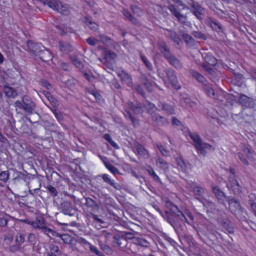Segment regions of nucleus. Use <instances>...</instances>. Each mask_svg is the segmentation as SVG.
<instances>
[{
    "label": "nucleus",
    "instance_id": "1",
    "mask_svg": "<svg viewBox=\"0 0 256 256\" xmlns=\"http://www.w3.org/2000/svg\"><path fill=\"white\" fill-rule=\"evenodd\" d=\"M162 216L173 227L178 234L184 232V223L189 224L186 216L181 211L174 214L166 210L162 214Z\"/></svg>",
    "mask_w": 256,
    "mask_h": 256
},
{
    "label": "nucleus",
    "instance_id": "2",
    "mask_svg": "<svg viewBox=\"0 0 256 256\" xmlns=\"http://www.w3.org/2000/svg\"><path fill=\"white\" fill-rule=\"evenodd\" d=\"M158 49L170 65L177 70H181L183 68L182 64L170 52L165 42H158Z\"/></svg>",
    "mask_w": 256,
    "mask_h": 256
},
{
    "label": "nucleus",
    "instance_id": "3",
    "mask_svg": "<svg viewBox=\"0 0 256 256\" xmlns=\"http://www.w3.org/2000/svg\"><path fill=\"white\" fill-rule=\"evenodd\" d=\"M16 110L18 109L22 110L25 114L30 115L32 114L36 110V103L31 98L28 96H24L22 100H17L14 102Z\"/></svg>",
    "mask_w": 256,
    "mask_h": 256
},
{
    "label": "nucleus",
    "instance_id": "4",
    "mask_svg": "<svg viewBox=\"0 0 256 256\" xmlns=\"http://www.w3.org/2000/svg\"><path fill=\"white\" fill-rule=\"evenodd\" d=\"M190 138L194 142V146L197 150L198 154L204 156L206 153V150L209 149L214 150V148L210 144L204 142L199 135L197 134L193 133L190 135Z\"/></svg>",
    "mask_w": 256,
    "mask_h": 256
},
{
    "label": "nucleus",
    "instance_id": "5",
    "mask_svg": "<svg viewBox=\"0 0 256 256\" xmlns=\"http://www.w3.org/2000/svg\"><path fill=\"white\" fill-rule=\"evenodd\" d=\"M188 5L191 8L190 12L200 20H203L202 16L204 14L205 9L194 0H186Z\"/></svg>",
    "mask_w": 256,
    "mask_h": 256
},
{
    "label": "nucleus",
    "instance_id": "6",
    "mask_svg": "<svg viewBox=\"0 0 256 256\" xmlns=\"http://www.w3.org/2000/svg\"><path fill=\"white\" fill-rule=\"evenodd\" d=\"M116 56V54L114 52L106 50L104 51V58L102 59L99 58V60L108 68L112 69V64L114 63V60Z\"/></svg>",
    "mask_w": 256,
    "mask_h": 256
},
{
    "label": "nucleus",
    "instance_id": "7",
    "mask_svg": "<svg viewBox=\"0 0 256 256\" xmlns=\"http://www.w3.org/2000/svg\"><path fill=\"white\" fill-rule=\"evenodd\" d=\"M168 9L180 23L184 24H186L188 18L187 16L181 14L176 6L170 4L168 6Z\"/></svg>",
    "mask_w": 256,
    "mask_h": 256
},
{
    "label": "nucleus",
    "instance_id": "8",
    "mask_svg": "<svg viewBox=\"0 0 256 256\" xmlns=\"http://www.w3.org/2000/svg\"><path fill=\"white\" fill-rule=\"evenodd\" d=\"M166 74L169 82L172 86L176 90H179L180 88V86L178 81V78L174 70L168 68L164 70Z\"/></svg>",
    "mask_w": 256,
    "mask_h": 256
},
{
    "label": "nucleus",
    "instance_id": "9",
    "mask_svg": "<svg viewBox=\"0 0 256 256\" xmlns=\"http://www.w3.org/2000/svg\"><path fill=\"white\" fill-rule=\"evenodd\" d=\"M212 190L218 202L225 206L224 200L226 196L224 192L216 186H212Z\"/></svg>",
    "mask_w": 256,
    "mask_h": 256
},
{
    "label": "nucleus",
    "instance_id": "10",
    "mask_svg": "<svg viewBox=\"0 0 256 256\" xmlns=\"http://www.w3.org/2000/svg\"><path fill=\"white\" fill-rule=\"evenodd\" d=\"M60 208L62 212L64 214L70 216H74L76 212L72 206L70 202L64 201L60 204Z\"/></svg>",
    "mask_w": 256,
    "mask_h": 256
},
{
    "label": "nucleus",
    "instance_id": "11",
    "mask_svg": "<svg viewBox=\"0 0 256 256\" xmlns=\"http://www.w3.org/2000/svg\"><path fill=\"white\" fill-rule=\"evenodd\" d=\"M248 209L256 216V194H250L248 196L246 204Z\"/></svg>",
    "mask_w": 256,
    "mask_h": 256
},
{
    "label": "nucleus",
    "instance_id": "12",
    "mask_svg": "<svg viewBox=\"0 0 256 256\" xmlns=\"http://www.w3.org/2000/svg\"><path fill=\"white\" fill-rule=\"evenodd\" d=\"M228 181L230 189L234 194H239L241 193L242 187L234 176H229Z\"/></svg>",
    "mask_w": 256,
    "mask_h": 256
},
{
    "label": "nucleus",
    "instance_id": "13",
    "mask_svg": "<svg viewBox=\"0 0 256 256\" xmlns=\"http://www.w3.org/2000/svg\"><path fill=\"white\" fill-rule=\"evenodd\" d=\"M158 106L167 115L170 116L175 114L174 108L172 105L164 102H160Z\"/></svg>",
    "mask_w": 256,
    "mask_h": 256
},
{
    "label": "nucleus",
    "instance_id": "14",
    "mask_svg": "<svg viewBox=\"0 0 256 256\" xmlns=\"http://www.w3.org/2000/svg\"><path fill=\"white\" fill-rule=\"evenodd\" d=\"M206 24L210 26L214 30L222 32V30L220 24L214 21L210 16L207 17Z\"/></svg>",
    "mask_w": 256,
    "mask_h": 256
},
{
    "label": "nucleus",
    "instance_id": "15",
    "mask_svg": "<svg viewBox=\"0 0 256 256\" xmlns=\"http://www.w3.org/2000/svg\"><path fill=\"white\" fill-rule=\"evenodd\" d=\"M134 146L137 152V154L138 155L143 156L144 158H148L149 154L148 151L141 144H140L138 142H135L134 143Z\"/></svg>",
    "mask_w": 256,
    "mask_h": 256
},
{
    "label": "nucleus",
    "instance_id": "16",
    "mask_svg": "<svg viewBox=\"0 0 256 256\" xmlns=\"http://www.w3.org/2000/svg\"><path fill=\"white\" fill-rule=\"evenodd\" d=\"M190 185V190L194 192L195 196L202 197L204 194V190L202 188L196 185L195 184L192 182V184H188Z\"/></svg>",
    "mask_w": 256,
    "mask_h": 256
},
{
    "label": "nucleus",
    "instance_id": "17",
    "mask_svg": "<svg viewBox=\"0 0 256 256\" xmlns=\"http://www.w3.org/2000/svg\"><path fill=\"white\" fill-rule=\"evenodd\" d=\"M241 150L242 153L246 155L248 158L252 162L255 160V153L254 152L249 148H248L245 144H242L241 146Z\"/></svg>",
    "mask_w": 256,
    "mask_h": 256
},
{
    "label": "nucleus",
    "instance_id": "18",
    "mask_svg": "<svg viewBox=\"0 0 256 256\" xmlns=\"http://www.w3.org/2000/svg\"><path fill=\"white\" fill-rule=\"evenodd\" d=\"M40 2L44 5H47L54 10H58V6H60V2L58 0H40Z\"/></svg>",
    "mask_w": 256,
    "mask_h": 256
},
{
    "label": "nucleus",
    "instance_id": "19",
    "mask_svg": "<svg viewBox=\"0 0 256 256\" xmlns=\"http://www.w3.org/2000/svg\"><path fill=\"white\" fill-rule=\"evenodd\" d=\"M152 119L153 121L156 122L159 126H164L168 124L169 123L166 118L156 114L152 116Z\"/></svg>",
    "mask_w": 256,
    "mask_h": 256
},
{
    "label": "nucleus",
    "instance_id": "20",
    "mask_svg": "<svg viewBox=\"0 0 256 256\" xmlns=\"http://www.w3.org/2000/svg\"><path fill=\"white\" fill-rule=\"evenodd\" d=\"M220 224L230 234H233L234 232V229L232 223L228 218L222 219L220 222Z\"/></svg>",
    "mask_w": 256,
    "mask_h": 256
},
{
    "label": "nucleus",
    "instance_id": "21",
    "mask_svg": "<svg viewBox=\"0 0 256 256\" xmlns=\"http://www.w3.org/2000/svg\"><path fill=\"white\" fill-rule=\"evenodd\" d=\"M42 48L43 50L38 55L40 58L44 62H48L52 60V56L50 52L47 50H45L44 47H42Z\"/></svg>",
    "mask_w": 256,
    "mask_h": 256
},
{
    "label": "nucleus",
    "instance_id": "22",
    "mask_svg": "<svg viewBox=\"0 0 256 256\" xmlns=\"http://www.w3.org/2000/svg\"><path fill=\"white\" fill-rule=\"evenodd\" d=\"M4 94L8 98H15L18 96L16 90L10 86H4L3 88Z\"/></svg>",
    "mask_w": 256,
    "mask_h": 256
},
{
    "label": "nucleus",
    "instance_id": "23",
    "mask_svg": "<svg viewBox=\"0 0 256 256\" xmlns=\"http://www.w3.org/2000/svg\"><path fill=\"white\" fill-rule=\"evenodd\" d=\"M202 88L208 96L213 98H215L216 94L212 88V84H210L206 82L202 84Z\"/></svg>",
    "mask_w": 256,
    "mask_h": 256
},
{
    "label": "nucleus",
    "instance_id": "24",
    "mask_svg": "<svg viewBox=\"0 0 256 256\" xmlns=\"http://www.w3.org/2000/svg\"><path fill=\"white\" fill-rule=\"evenodd\" d=\"M122 80L128 86H130L132 84V78L131 76L124 70H122L118 74Z\"/></svg>",
    "mask_w": 256,
    "mask_h": 256
},
{
    "label": "nucleus",
    "instance_id": "25",
    "mask_svg": "<svg viewBox=\"0 0 256 256\" xmlns=\"http://www.w3.org/2000/svg\"><path fill=\"white\" fill-rule=\"evenodd\" d=\"M240 102L246 107H251L253 106L254 102L252 99L245 95H241L239 98Z\"/></svg>",
    "mask_w": 256,
    "mask_h": 256
},
{
    "label": "nucleus",
    "instance_id": "26",
    "mask_svg": "<svg viewBox=\"0 0 256 256\" xmlns=\"http://www.w3.org/2000/svg\"><path fill=\"white\" fill-rule=\"evenodd\" d=\"M156 166L164 172L168 171L169 166L167 162L160 158H158L156 160Z\"/></svg>",
    "mask_w": 256,
    "mask_h": 256
},
{
    "label": "nucleus",
    "instance_id": "27",
    "mask_svg": "<svg viewBox=\"0 0 256 256\" xmlns=\"http://www.w3.org/2000/svg\"><path fill=\"white\" fill-rule=\"evenodd\" d=\"M58 44L60 50L64 53L66 54L72 50V46L67 42L60 41Z\"/></svg>",
    "mask_w": 256,
    "mask_h": 256
},
{
    "label": "nucleus",
    "instance_id": "28",
    "mask_svg": "<svg viewBox=\"0 0 256 256\" xmlns=\"http://www.w3.org/2000/svg\"><path fill=\"white\" fill-rule=\"evenodd\" d=\"M164 201L166 206L171 211L170 213L176 214V212H180L178 206L168 198L164 200Z\"/></svg>",
    "mask_w": 256,
    "mask_h": 256
},
{
    "label": "nucleus",
    "instance_id": "29",
    "mask_svg": "<svg viewBox=\"0 0 256 256\" xmlns=\"http://www.w3.org/2000/svg\"><path fill=\"white\" fill-rule=\"evenodd\" d=\"M190 74L193 78L202 84L207 82L206 78L203 76L195 70H190Z\"/></svg>",
    "mask_w": 256,
    "mask_h": 256
},
{
    "label": "nucleus",
    "instance_id": "30",
    "mask_svg": "<svg viewBox=\"0 0 256 256\" xmlns=\"http://www.w3.org/2000/svg\"><path fill=\"white\" fill-rule=\"evenodd\" d=\"M30 51L36 56H38L43 49L42 46L36 43H32L29 46Z\"/></svg>",
    "mask_w": 256,
    "mask_h": 256
},
{
    "label": "nucleus",
    "instance_id": "31",
    "mask_svg": "<svg viewBox=\"0 0 256 256\" xmlns=\"http://www.w3.org/2000/svg\"><path fill=\"white\" fill-rule=\"evenodd\" d=\"M204 59L206 62L212 66L216 65L218 63L217 60L214 56H212V54L208 52L204 54Z\"/></svg>",
    "mask_w": 256,
    "mask_h": 256
},
{
    "label": "nucleus",
    "instance_id": "32",
    "mask_svg": "<svg viewBox=\"0 0 256 256\" xmlns=\"http://www.w3.org/2000/svg\"><path fill=\"white\" fill-rule=\"evenodd\" d=\"M122 14L126 18L131 22L133 24L138 25L139 22L138 20L134 18L127 10L124 9Z\"/></svg>",
    "mask_w": 256,
    "mask_h": 256
},
{
    "label": "nucleus",
    "instance_id": "33",
    "mask_svg": "<svg viewBox=\"0 0 256 256\" xmlns=\"http://www.w3.org/2000/svg\"><path fill=\"white\" fill-rule=\"evenodd\" d=\"M102 178L104 182L108 184L111 186H113L116 190H120V186L118 184H116L114 182V180H112L109 178L108 174H104L102 175Z\"/></svg>",
    "mask_w": 256,
    "mask_h": 256
},
{
    "label": "nucleus",
    "instance_id": "34",
    "mask_svg": "<svg viewBox=\"0 0 256 256\" xmlns=\"http://www.w3.org/2000/svg\"><path fill=\"white\" fill-rule=\"evenodd\" d=\"M82 22L92 30L95 31L98 28V25L87 17H84L82 20Z\"/></svg>",
    "mask_w": 256,
    "mask_h": 256
},
{
    "label": "nucleus",
    "instance_id": "35",
    "mask_svg": "<svg viewBox=\"0 0 256 256\" xmlns=\"http://www.w3.org/2000/svg\"><path fill=\"white\" fill-rule=\"evenodd\" d=\"M133 244L143 247H148L149 244L148 242L145 239L140 237L134 238Z\"/></svg>",
    "mask_w": 256,
    "mask_h": 256
},
{
    "label": "nucleus",
    "instance_id": "36",
    "mask_svg": "<svg viewBox=\"0 0 256 256\" xmlns=\"http://www.w3.org/2000/svg\"><path fill=\"white\" fill-rule=\"evenodd\" d=\"M128 105L132 110L136 114H139L142 113V110L141 107L138 104L133 102H128Z\"/></svg>",
    "mask_w": 256,
    "mask_h": 256
},
{
    "label": "nucleus",
    "instance_id": "37",
    "mask_svg": "<svg viewBox=\"0 0 256 256\" xmlns=\"http://www.w3.org/2000/svg\"><path fill=\"white\" fill-rule=\"evenodd\" d=\"M146 171L155 181L160 184H162L159 176L156 174L152 168L150 166H148V168H146Z\"/></svg>",
    "mask_w": 256,
    "mask_h": 256
},
{
    "label": "nucleus",
    "instance_id": "38",
    "mask_svg": "<svg viewBox=\"0 0 256 256\" xmlns=\"http://www.w3.org/2000/svg\"><path fill=\"white\" fill-rule=\"evenodd\" d=\"M86 204L87 206L92 208L94 210H98L99 208L96 202L90 198H86Z\"/></svg>",
    "mask_w": 256,
    "mask_h": 256
},
{
    "label": "nucleus",
    "instance_id": "39",
    "mask_svg": "<svg viewBox=\"0 0 256 256\" xmlns=\"http://www.w3.org/2000/svg\"><path fill=\"white\" fill-rule=\"evenodd\" d=\"M182 36L187 44L192 46L194 44V40L188 34L182 33Z\"/></svg>",
    "mask_w": 256,
    "mask_h": 256
},
{
    "label": "nucleus",
    "instance_id": "40",
    "mask_svg": "<svg viewBox=\"0 0 256 256\" xmlns=\"http://www.w3.org/2000/svg\"><path fill=\"white\" fill-rule=\"evenodd\" d=\"M47 106L51 110V111L54 114L55 117L58 120V122L62 120L64 118L62 114L57 109V108H51L48 106Z\"/></svg>",
    "mask_w": 256,
    "mask_h": 256
},
{
    "label": "nucleus",
    "instance_id": "41",
    "mask_svg": "<svg viewBox=\"0 0 256 256\" xmlns=\"http://www.w3.org/2000/svg\"><path fill=\"white\" fill-rule=\"evenodd\" d=\"M229 209L232 213H234L236 211H241L242 208L239 202L237 200L230 206H229Z\"/></svg>",
    "mask_w": 256,
    "mask_h": 256
},
{
    "label": "nucleus",
    "instance_id": "42",
    "mask_svg": "<svg viewBox=\"0 0 256 256\" xmlns=\"http://www.w3.org/2000/svg\"><path fill=\"white\" fill-rule=\"evenodd\" d=\"M99 37L100 38V41L104 44L107 46H110L112 44V40L109 37L103 34H100Z\"/></svg>",
    "mask_w": 256,
    "mask_h": 256
},
{
    "label": "nucleus",
    "instance_id": "43",
    "mask_svg": "<svg viewBox=\"0 0 256 256\" xmlns=\"http://www.w3.org/2000/svg\"><path fill=\"white\" fill-rule=\"evenodd\" d=\"M106 167L114 174H120L118 170L113 166L110 162H105Z\"/></svg>",
    "mask_w": 256,
    "mask_h": 256
},
{
    "label": "nucleus",
    "instance_id": "44",
    "mask_svg": "<svg viewBox=\"0 0 256 256\" xmlns=\"http://www.w3.org/2000/svg\"><path fill=\"white\" fill-rule=\"evenodd\" d=\"M140 56L142 60L144 63L146 68L149 70H153L152 66L149 60H148L146 57L141 52L140 53Z\"/></svg>",
    "mask_w": 256,
    "mask_h": 256
},
{
    "label": "nucleus",
    "instance_id": "45",
    "mask_svg": "<svg viewBox=\"0 0 256 256\" xmlns=\"http://www.w3.org/2000/svg\"><path fill=\"white\" fill-rule=\"evenodd\" d=\"M168 31L170 32V34H169L170 37L173 40V42L175 43H176L178 44H179L180 42H181L180 36L174 31H172V30H168Z\"/></svg>",
    "mask_w": 256,
    "mask_h": 256
},
{
    "label": "nucleus",
    "instance_id": "46",
    "mask_svg": "<svg viewBox=\"0 0 256 256\" xmlns=\"http://www.w3.org/2000/svg\"><path fill=\"white\" fill-rule=\"evenodd\" d=\"M70 60L72 63L78 68L82 69L84 67L82 63L77 58L76 56H70Z\"/></svg>",
    "mask_w": 256,
    "mask_h": 256
},
{
    "label": "nucleus",
    "instance_id": "47",
    "mask_svg": "<svg viewBox=\"0 0 256 256\" xmlns=\"http://www.w3.org/2000/svg\"><path fill=\"white\" fill-rule=\"evenodd\" d=\"M192 34L196 38L202 40H206L207 39L206 35L200 31H193Z\"/></svg>",
    "mask_w": 256,
    "mask_h": 256
},
{
    "label": "nucleus",
    "instance_id": "48",
    "mask_svg": "<svg viewBox=\"0 0 256 256\" xmlns=\"http://www.w3.org/2000/svg\"><path fill=\"white\" fill-rule=\"evenodd\" d=\"M10 174L8 171H3L0 173V180L6 182L9 179Z\"/></svg>",
    "mask_w": 256,
    "mask_h": 256
},
{
    "label": "nucleus",
    "instance_id": "49",
    "mask_svg": "<svg viewBox=\"0 0 256 256\" xmlns=\"http://www.w3.org/2000/svg\"><path fill=\"white\" fill-rule=\"evenodd\" d=\"M25 241V236L22 233H18L16 236V242L21 246Z\"/></svg>",
    "mask_w": 256,
    "mask_h": 256
},
{
    "label": "nucleus",
    "instance_id": "50",
    "mask_svg": "<svg viewBox=\"0 0 256 256\" xmlns=\"http://www.w3.org/2000/svg\"><path fill=\"white\" fill-rule=\"evenodd\" d=\"M142 84L144 86L146 90L148 92L152 91V86L151 82L146 78H144L142 80Z\"/></svg>",
    "mask_w": 256,
    "mask_h": 256
},
{
    "label": "nucleus",
    "instance_id": "51",
    "mask_svg": "<svg viewBox=\"0 0 256 256\" xmlns=\"http://www.w3.org/2000/svg\"><path fill=\"white\" fill-rule=\"evenodd\" d=\"M56 11L66 16L70 14V10L66 7L63 6L60 2V6H58V10H56Z\"/></svg>",
    "mask_w": 256,
    "mask_h": 256
},
{
    "label": "nucleus",
    "instance_id": "52",
    "mask_svg": "<svg viewBox=\"0 0 256 256\" xmlns=\"http://www.w3.org/2000/svg\"><path fill=\"white\" fill-rule=\"evenodd\" d=\"M48 100L52 106V107H50L51 108H57L59 105L58 101L52 96Z\"/></svg>",
    "mask_w": 256,
    "mask_h": 256
},
{
    "label": "nucleus",
    "instance_id": "53",
    "mask_svg": "<svg viewBox=\"0 0 256 256\" xmlns=\"http://www.w3.org/2000/svg\"><path fill=\"white\" fill-rule=\"evenodd\" d=\"M46 188L52 196L54 197L57 196L58 192L55 188L51 185H48Z\"/></svg>",
    "mask_w": 256,
    "mask_h": 256
},
{
    "label": "nucleus",
    "instance_id": "54",
    "mask_svg": "<svg viewBox=\"0 0 256 256\" xmlns=\"http://www.w3.org/2000/svg\"><path fill=\"white\" fill-rule=\"evenodd\" d=\"M20 245L16 242L15 244L10 246L8 247V250L12 252H16L20 250Z\"/></svg>",
    "mask_w": 256,
    "mask_h": 256
},
{
    "label": "nucleus",
    "instance_id": "55",
    "mask_svg": "<svg viewBox=\"0 0 256 256\" xmlns=\"http://www.w3.org/2000/svg\"><path fill=\"white\" fill-rule=\"evenodd\" d=\"M237 154H238V158L241 160V162H242V163L244 164H245L246 166L249 164V162H248V160H247V159L244 156V154L243 153H242V152H239Z\"/></svg>",
    "mask_w": 256,
    "mask_h": 256
},
{
    "label": "nucleus",
    "instance_id": "56",
    "mask_svg": "<svg viewBox=\"0 0 256 256\" xmlns=\"http://www.w3.org/2000/svg\"><path fill=\"white\" fill-rule=\"evenodd\" d=\"M86 42L88 44L95 46L97 44L98 40L94 38L90 37L86 39Z\"/></svg>",
    "mask_w": 256,
    "mask_h": 256
},
{
    "label": "nucleus",
    "instance_id": "57",
    "mask_svg": "<svg viewBox=\"0 0 256 256\" xmlns=\"http://www.w3.org/2000/svg\"><path fill=\"white\" fill-rule=\"evenodd\" d=\"M9 221L8 218L6 217H2L0 218V226L2 228L6 227L8 222Z\"/></svg>",
    "mask_w": 256,
    "mask_h": 256
},
{
    "label": "nucleus",
    "instance_id": "58",
    "mask_svg": "<svg viewBox=\"0 0 256 256\" xmlns=\"http://www.w3.org/2000/svg\"><path fill=\"white\" fill-rule=\"evenodd\" d=\"M13 240V236L10 234L4 235V242L7 245H10Z\"/></svg>",
    "mask_w": 256,
    "mask_h": 256
},
{
    "label": "nucleus",
    "instance_id": "59",
    "mask_svg": "<svg viewBox=\"0 0 256 256\" xmlns=\"http://www.w3.org/2000/svg\"><path fill=\"white\" fill-rule=\"evenodd\" d=\"M184 102L186 105L188 107L192 108L196 106V103L191 100L189 98H184Z\"/></svg>",
    "mask_w": 256,
    "mask_h": 256
},
{
    "label": "nucleus",
    "instance_id": "60",
    "mask_svg": "<svg viewBox=\"0 0 256 256\" xmlns=\"http://www.w3.org/2000/svg\"><path fill=\"white\" fill-rule=\"evenodd\" d=\"M134 88L143 97H144V98L145 97V94H144V90L142 88V86H140L139 84L136 85L134 86Z\"/></svg>",
    "mask_w": 256,
    "mask_h": 256
},
{
    "label": "nucleus",
    "instance_id": "61",
    "mask_svg": "<svg viewBox=\"0 0 256 256\" xmlns=\"http://www.w3.org/2000/svg\"><path fill=\"white\" fill-rule=\"evenodd\" d=\"M90 217L95 221L100 223V224H104V222L102 220L101 218H98V216L92 213L90 214Z\"/></svg>",
    "mask_w": 256,
    "mask_h": 256
},
{
    "label": "nucleus",
    "instance_id": "62",
    "mask_svg": "<svg viewBox=\"0 0 256 256\" xmlns=\"http://www.w3.org/2000/svg\"><path fill=\"white\" fill-rule=\"evenodd\" d=\"M50 251L52 252H56L58 254H60V252L58 246L54 244H51L50 246Z\"/></svg>",
    "mask_w": 256,
    "mask_h": 256
},
{
    "label": "nucleus",
    "instance_id": "63",
    "mask_svg": "<svg viewBox=\"0 0 256 256\" xmlns=\"http://www.w3.org/2000/svg\"><path fill=\"white\" fill-rule=\"evenodd\" d=\"M177 163L179 166L181 167L182 169H186V166L184 162V160L181 158H179L176 160Z\"/></svg>",
    "mask_w": 256,
    "mask_h": 256
},
{
    "label": "nucleus",
    "instance_id": "64",
    "mask_svg": "<svg viewBox=\"0 0 256 256\" xmlns=\"http://www.w3.org/2000/svg\"><path fill=\"white\" fill-rule=\"evenodd\" d=\"M226 200L228 202L229 206H230L234 202H236L238 200L232 196H227L226 197Z\"/></svg>",
    "mask_w": 256,
    "mask_h": 256
}]
</instances>
